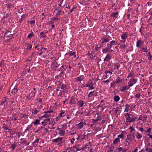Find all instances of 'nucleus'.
<instances>
[{
  "instance_id": "12",
  "label": "nucleus",
  "mask_w": 152,
  "mask_h": 152,
  "mask_svg": "<svg viewBox=\"0 0 152 152\" xmlns=\"http://www.w3.org/2000/svg\"><path fill=\"white\" fill-rule=\"evenodd\" d=\"M128 33L127 32H125L121 36V38L123 40H125L128 37Z\"/></svg>"
},
{
  "instance_id": "41",
  "label": "nucleus",
  "mask_w": 152,
  "mask_h": 152,
  "mask_svg": "<svg viewBox=\"0 0 152 152\" xmlns=\"http://www.w3.org/2000/svg\"><path fill=\"white\" fill-rule=\"evenodd\" d=\"M16 146L17 145L14 143L11 145V148H12V150H14L15 149V148L16 147Z\"/></svg>"
},
{
  "instance_id": "50",
  "label": "nucleus",
  "mask_w": 152,
  "mask_h": 152,
  "mask_svg": "<svg viewBox=\"0 0 152 152\" xmlns=\"http://www.w3.org/2000/svg\"><path fill=\"white\" fill-rule=\"evenodd\" d=\"M94 54V53H93V52H91L90 51H89L87 53V55L90 56H91L93 55Z\"/></svg>"
},
{
  "instance_id": "2",
  "label": "nucleus",
  "mask_w": 152,
  "mask_h": 152,
  "mask_svg": "<svg viewBox=\"0 0 152 152\" xmlns=\"http://www.w3.org/2000/svg\"><path fill=\"white\" fill-rule=\"evenodd\" d=\"M133 115L130 114L128 113L125 114V116L126 118V122H129L131 123L133 122L132 120Z\"/></svg>"
},
{
  "instance_id": "62",
  "label": "nucleus",
  "mask_w": 152,
  "mask_h": 152,
  "mask_svg": "<svg viewBox=\"0 0 152 152\" xmlns=\"http://www.w3.org/2000/svg\"><path fill=\"white\" fill-rule=\"evenodd\" d=\"M133 76V75L132 74H131L130 73L129 74V75L127 77V78H129V77H132Z\"/></svg>"
},
{
  "instance_id": "14",
  "label": "nucleus",
  "mask_w": 152,
  "mask_h": 152,
  "mask_svg": "<svg viewBox=\"0 0 152 152\" xmlns=\"http://www.w3.org/2000/svg\"><path fill=\"white\" fill-rule=\"evenodd\" d=\"M118 12H114L111 15V16L113 17V19L115 20L117 17V15H118Z\"/></svg>"
},
{
  "instance_id": "11",
  "label": "nucleus",
  "mask_w": 152,
  "mask_h": 152,
  "mask_svg": "<svg viewBox=\"0 0 152 152\" xmlns=\"http://www.w3.org/2000/svg\"><path fill=\"white\" fill-rule=\"evenodd\" d=\"M144 42L141 40V39H139L137 42L136 46L138 47H140L142 46V45H143Z\"/></svg>"
},
{
  "instance_id": "35",
  "label": "nucleus",
  "mask_w": 152,
  "mask_h": 152,
  "mask_svg": "<svg viewBox=\"0 0 152 152\" xmlns=\"http://www.w3.org/2000/svg\"><path fill=\"white\" fill-rule=\"evenodd\" d=\"M136 134V137L138 139H140L142 137V135L138 132H137Z\"/></svg>"
},
{
  "instance_id": "29",
  "label": "nucleus",
  "mask_w": 152,
  "mask_h": 152,
  "mask_svg": "<svg viewBox=\"0 0 152 152\" xmlns=\"http://www.w3.org/2000/svg\"><path fill=\"white\" fill-rule=\"evenodd\" d=\"M103 47V45H100V46H99L98 45H97L95 47V49L96 50L98 51L99 49L102 48Z\"/></svg>"
},
{
  "instance_id": "5",
  "label": "nucleus",
  "mask_w": 152,
  "mask_h": 152,
  "mask_svg": "<svg viewBox=\"0 0 152 152\" xmlns=\"http://www.w3.org/2000/svg\"><path fill=\"white\" fill-rule=\"evenodd\" d=\"M84 125H86V123L85 122L81 121L78 124H76V126L77 129H80L83 127Z\"/></svg>"
},
{
  "instance_id": "63",
  "label": "nucleus",
  "mask_w": 152,
  "mask_h": 152,
  "mask_svg": "<svg viewBox=\"0 0 152 152\" xmlns=\"http://www.w3.org/2000/svg\"><path fill=\"white\" fill-rule=\"evenodd\" d=\"M39 139L37 137L36 139L35 140H34L33 143H38L39 142Z\"/></svg>"
},
{
  "instance_id": "4",
  "label": "nucleus",
  "mask_w": 152,
  "mask_h": 152,
  "mask_svg": "<svg viewBox=\"0 0 152 152\" xmlns=\"http://www.w3.org/2000/svg\"><path fill=\"white\" fill-rule=\"evenodd\" d=\"M137 81V78H134V77H132L129 80V82L128 83V85L129 87L132 86L133 85L136 83Z\"/></svg>"
},
{
  "instance_id": "38",
  "label": "nucleus",
  "mask_w": 152,
  "mask_h": 152,
  "mask_svg": "<svg viewBox=\"0 0 152 152\" xmlns=\"http://www.w3.org/2000/svg\"><path fill=\"white\" fill-rule=\"evenodd\" d=\"M58 67V64H56L52 67V69L53 71H55Z\"/></svg>"
},
{
  "instance_id": "46",
  "label": "nucleus",
  "mask_w": 152,
  "mask_h": 152,
  "mask_svg": "<svg viewBox=\"0 0 152 152\" xmlns=\"http://www.w3.org/2000/svg\"><path fill=\"white\" fill-rule=\"evenodd\" d=\"M52 20H54L55 21H57L59 19V18H58V17H53L52 18L50 19Z\"/></svg>"
},
{
  "instance_id": "57",
  "label": "nucleus",
  "mask_w": 152,
  "mask_h": 152,
  "mask_svg": "<svg viewBox=\"0 0 152 152\" xmlns=\"http://www.w3.org/2000/svg\"><path fill=\"white\" fill-rule=\"evenodd\" d=\"M116 149L118 150V152H121V151L123 150L122 147L117 148H116Z\"/></svg>"
},
{
  "instance_id": "23",
  "label": "nucleus",
  "mask_w": 152,
  "mask_h": 152,
  "mask_svg": "<svg viewBox=\"0 0 152 152\" xmlns=\"http://www.w3.org/2000/svg\"><path fill=\"white\" fill-rule=\"evenodd\" d=\"M64 71H60V72L59 73V76L61 77H63L64 75H65Z\"/></svg>"
},
{
  "instance_id": "8",
  "label": "nucleus",
  "mask_w": 152,
  "mask_h": 152,
  "mask_svg": "<svg viewBox=\"0 0 152 152\" xmlns=\"http://www.w3.org/2000/svg\"><path fill=\"white\" fill-rule=\"evenodd\" d=\"M97 95V92L96 91H93L91 92H90L88 96V98H90L94 96H96Z\"/></svg>"
},
{
  "instance_id": "3",
  "label": "nucleus",
  "mask_w": 152,
  "mask_h": 152,
  "mask_svg": "<svg viewBox=\"0 0 152 152\" xmlns=\"http://www.w3.org/2000/svg\"><path fill=\"white\" fill-rule=\"evenodd\" d=\"M62 9V7L61 6L60 4H58L57 8L55 9V10L58 11L57 13L56 14V16L58 15L59 16L62 14H60V13H62L63 14H64V11H61Z\"/></svg>"
},
{
  "instance_id": "59",
  "label": "nucleus",
  "mask_w": 152,
  "mask_h": 152,
  "mask_svg": "<svg viewBox=\"0 0 152 152\" xmlns=\"http://www.w3.org/2000/svg\"><path fill=\"white\" fill-rule=\"evenodd\" d=\"M104 73L106 75L107 74V73H109L110 75H112V72H110V71H105L104 72Z\"/></svg>"
},
{
  "instance_id": "43",
  "label": "nucleus",
  "mask_w": 152,
  "mask_h": 152,
  "mask_svg": "<svg viewBox=\"0 0 152 152\" xmlns=\"http://www.w3.org/2000/svg\"><path fill=\"white\" fill-rule=\"evenodd\" d=\"M114 69H118L120 67V65L118 64H115L114 66Z\"/></svg>"
},
{
  "instance_id": "51",
  "label": "nucleus",
  "mask_w": 152,
  "mask_h": 152,
  "mask_svg": "<svg viewBox=\"0 0 152 152\" xmlns=\"http://www.w3.org/2000/svg\"><path fill=\"white\" fill-rule=\"evenodd\" d=\"M38 111L36 109H32V112L33 113L37 114Z\"/></svg>"
},
{
  "instance_id": "44",
  "label": "nucleus",
  "mask_w": 152,
  "mask_h": 152,
  "mask_svg": "<svg viewBox=\"0 0 152 152\" xmlns=\"http://www.w3.org/2000/svg\"><path fill=\"white\" fill-rule=\"evenodd\" d=\"M151 129L150 128H149L147 130H144L145 131V133L146 134L147 133H148L150 134V132H151Z\"/></svg>"
},
{
  "instance_id": "27",
  "label": "nucleus",
  "mask_w": 152,
  "mask_h": 152,
  "mask_svg": "<svg viewBox=\"0 0 152 152\" xmlns=\"http://www.w3.org/2000/svg\"><path fill=\"white\" fill-rule=\"evenodd\" d=\"M113 99L115 102H118L120 99V97L116 95L114 97Z\"/></svg>"
},
{
  "instance_id": "25",
  "label": "nucleus",
  "mask_w": 152,
  "mask_h": 152,
  "mask_svg": "<svg viewBox=\"0 0 152 152\" xmlns=\"http://www.w3.org/2000/svg\"><path fill=\"white\" fill-rule=\"evenodd\" d=\"M109 41V38H107L105 37H103V41L102 42V44H103L104 42H107Z\"/></svg>"
},
{
  "instance_id": "32",
  "label": "nucleus",
  "mask_w": 152,
  "mask_h": 152,
  "mask_svg": "<svg viewBox=\"0 0 152 152\" xmlns=\"http://www.w3.org/2000/svg\"><path fill=\"white\" fill-rule=\"evenodd\" d=\"M65 129L61 130L59 133V135L60 136H63L65 134Z\"/></svg>"
},
{
  "instance_id": "53",
  "label": "nucleus",
  "mask_w": 152,
  "mask_h": 152,
  "mask_svg": "<svg viewBox=\"0 0 152 152\" xmlns=\"http://www.w3.org/2000/svg\"><path fill=\"white\" fill-rule=\"evenodd\" d=\"M88 83V84H89V86L91 85H93L94 84L93 83V82L91 80H90Z\"/></svg>"
},
{
  "instance_id": "26",
  "label": "nucleus",
  "mask_w": 152,
  "mask_h": 152,
  "mask_svg": "<svg viewBox=\"0 0 152 152\" xmlns=\"http://www.w3.org/2000/svg\"><path fill=\"white\" fill-rule=\"evenodd\" d=\"M26 18V15L25 14H23L21 16V18L19 20V21L20 23H21L22 22L24 19Z\"/></svg>"
},
{
  "instance_id": "52",
  "label": "nucleus",
  "mask_w": 152,
  "mask_h": 152,
  "mask_svg": "<svg viewBox=\"0 0 152 152\" xmlns=\"http://www.w3.org/2000/svg\"><path fill=\"white\" fill-rule=\"evenodd\" d=\"M148 59L149 60H151V58H152V56L151 54V53L150 51L148 52Z\"/></svg>"
},
{
  "instance_id": "58",
  "label": "nucleus",
  "mask_w": 152,
  "mask_h": 152,
  "mask_svg": "<svg viewBox=\"0 0 152 152\" xmlns=\"http://www.w3.org/2000/svg\"><path fill=\"white\" fill-rule=\"evenodd\" d=\"M65 113V112L63 111H62L61 113H60L59 115V116L60 117H61Z\"/></svg>"
},
{
  "instance_id": "54",
  "label": "nucleus",
  "mask_w": 152,
  "mask_h": 152,
  "mask_svg": "<svg viewBox=\"0 0 152 152\" xmlns=\"http://www.w3.org/2000/svg\"><path fill=\"white\" fill-rule=\"evenodd\" d=\"M43 121L45 122H45H46V123L47 122H49V124H50V118H47L45 119H44V121Z\"/></svg>"
},
{
  "instance_id": "16",
  "label": "nucleus",
  "mask_w": 152,
  "mask_h": 152,
  "mask_svg": "<svg viewBox=\"0 0 152 152\" xmlns=\"http://www.w3.org/2000/svg\"><path fill=\"white\" fill-rule=\"evenodd\" d=\"M111 56L110 54L109 53H108L106 56L105 58L104 59V61H108L111 59Z\"/></svg>"
},
{
  "instance_id": "55",
  "label": "nucleus",
  "mask_w": 152,
  "mask_h": 152,
  "mask_svg": "<svg viewBox=\"0 0 152 152\" xmlns=\"http://www.w3.org/2000/svg\"><path fill=\"white\" fill-rule=\"evenodd\" d=\"M69 133L70 134V135H73L75 134L76 133V132L75 131L74 132V131H70L69 132Z\"/></svg>"
},
{
  "instance_id": "17",
  "label": "nucleus",
  "mask_w": 152,
  "mask_h": 152,
  "mask_svg": "<svg viewBox=\"0 0 152 152\" xmlns=\"http://www.w3.org/2000/svg\"><path fill=\"white\" fill-rule=\"evenodd\" d=\"M60 86V87H59L58 88H61V89H62L63 90H66L65 89L66 88V87H67L66 85L62 84L61 85V84H59V86Z\"/></svg>"
},
{
  "instance_id": "33",
  "label": "nucleus",
  "mask_w": 152,
  "mask_h": 152,
  "mask_svg": "<svg viewBox=\"0 0 152 152\" xmlns=\"http://www.w3.org/2000/svg\"><path fill=\"white\" fill-rule=\"evenodd\" d=\"M95 117H96V120H97V121H100L102 118L101 117H99V113H97L96 115H95Z\"/></svg>"
},
{
  "instance_id": "18",
  "label": "nucleus",
  "mask_w": 152,
  "mask_h": 152,
  "mask_svg": "<svg viewBox=\"0 0 152 152\" xmlns=\"http://www.w3.org/2000/svg\"><path fill=\"white\" fill-rule=\"evenodd\" d=\"M84 101L82 100H79L77 103V104L80 107L83 106L84 104Z\"/></svg>"
},
{
  "instance_id": "31",
  "label": "nucleus",
  "mask_w": 152,
  "mask_h": 152,
  "mask_svg": "<svg viewBox=\"0 0 152 152\" xmlns=\"http://www.w3.org/2000/svg\"><path fill=\"white\" fill-rule=\"evenodd\" d=\"M110 50L107 47L105 48H103L102 49V51L104 53H106L108 52Z\"/></svg>"
},
{
  "instance_id": "39",
  "label": "nucleus",
  "mask_w": 152,
  "mask_h": 152,
  "mask_svg": "<svg viewBox=\"0 0 152 152\" xmlns=\"http://www.w3.org/2000/svg\"><path fill=\"white\" fill-rule=\"evenodd\" d=\"M58 72H60V71H65V69L64 68V66L62 65L60 69L58 70Z\"/></svg>"
},
{
  "instance_id": "1",
  "label": "nucleus",
  "mask_w": 152,
  "mask_h": 152,
  "mask_svg": "<svg viewBox=\"0 0 152 152\" xmlns=\"http://www.w3.org/2000/svg\"><path fill=\"white\" fill-rule=\"evenodd\" d=\"M62 137H58L57 138L53 139L52 140L53 142L58 143V146H61L64 143Z\"/></svg>"
},
{
  "instance_id": "47",
  "label": "nucleus",
  "mask_w": 152,
  "mask_h": 152,
  "mask_svg": "<svg viewBox=\"0 0 152 152\" xmlns=\"http://www.w3.org/2000/svg\"><path fill=\"white\" fill-rule=\"evenodd\" d=\"M65 92V91H64V90H61L58 95L61 96L62 95L64 94V93Z\"/></svg>"
},
{
  "instance_id": "20",
  "label": "nucleus",
  "mask_w": 152,
  "mask_h": 152,
  "mask_svg": "<svg viewBox=\"0 0 152 152\" xmlns=\"http://www.w3.org/2000/svg\"><path fill=\"white\" fill-rule=\"evenodd\" d=\"M4 61H2L0 63V69L1 71L2 70V68H4V66H5L4 64H5L4 63Z\"/></svg>"
},
{
  "instance_id": "7",
  "label": "nucleus",
  "mask_w": 152,
  "mask_h": 152,
  "mask_svg": "<svg viewBox=\"0 0 152 152\" xmlns=\"http://www.w3.org/2000/svg\"><path fill=\"white\" fill-rule=\"evenodd\" d=\"M133 139L132 137V134H130L127 135L126 142H127L129 144L130 142L132 141Z\"/></svg>"
},
{
  "instance_id": "19",
  "label": "nucleus",
  "mask_w": 152,
  "mask_h": 152,
  "mask_svg": "<svg viewBox=\"0 0 152 152\" xmlns=\"http://www.w3.org/2000/svg\"><path fill=\"white\" fill-rule=\"evenodd\" d=\"M76 102L75 98L73 96L72 97L70 101V104H75Z\"/></svg>"
},
{
  "instance_id": "48",
  "label": "nucleus",
  "mask_w": 152,
  "mask_h": 152,
  "mask_svg": "<svg viewBox=\"0 0 152 152\" xmlns=\"http://www.w3.org/2000/svg\"><path fill=\"white\" fill-rule=\"evenodd\" d=\"M32 48V45H29L27 46L26 50H28Z\"/></svg>"
},
{
  "instance_id": "40",
  "label": "nucleus",
  "mask_w": 152,
  "mask_h": 152,
  "mask_svg": "<svg viewBox=\"0 0 152 152\" xmlns=\"http://www.w3.org/2000/svg\"><path fill=\"white\" fill-rule=\"evenodd\" d=\"M40 36L42 38H44L46 37V36L44 31H42L40 33Z\"/></svg>"
},
{
  "instance_id": "61",
  "label": "nucleus",
  "mask_w": 152,
  "mask_h": 152,
  "mask_svg": "<svg viewBox=\"0 0 152 152\" xmlns=\"http://www.w3.org/2000/svg\"><path fill=\"white\" fill-rule=\"evenodd\" d=\"M137 118V117L136 116H134V115H133V118H132V120L133 121V122H134L136 119Z\"/></svg>"
},
{
  "instance_id": "15",
  "label": "nucleus",
  "mask_w": 152,
  "mask_h": 152,
  "mask_svg": "<svg viewBox=\"0 0 152 152\" xmlns=\"http://www.w3.org/2000/svg\"><path fill=\"white\" fill-rule=\"evenodd\" d=\"M79 136V137L80 138V140H82L83 139L86 140L87 139L88 137V136L87 135H85V134H83Z\"/></svg>"
},
{
  "instance_id": "13",
  "label": "nucleus",
  "mask_w": 152,
  "mask_h": 152,
  "mask_svg": "<svg viewBox=\"0 0 152 152\" xmlns=\"http://www.w3.org/2000/svg\"><path fill=\"white\" fill-rule=\"evenodd\" d=\"M83 77V75H81L79 77H77L76 78L75 81L77 82H80L81 81L83 80L84 79V78Z\"/></svg>"
},
{
  "instance_id": "34",
  "label": "nucleus",
  "mask_w": 152,
  "mask_h": 152,
  "mask_svg": "<svg viewBox=\"0 0 152 152\" xmlns=\"http://www.w3.org/2000/svg\"><path fill=\"white\" fill-rule=\"evenodd\" d=\"M116 84H117L121 82H122V79H120V77H118V78L117 79H116Z\"/></svg>"
},
{
  "instance_id": "36",
  "label": "nucleus",
  "mask_w": 152,
  "mask_h": 152,
  "mask_svg": "<svg viewBox=\"0 0 152 152\" xmlns=\"http://www.w3.org/2000/svg\"><path fill=\"white\" fill-rule=\"evenodd\" d=\"M40 120L39 119H36L34 122V125H36L38 124H40L39 122Z\"/></svg>"
},
{
  "instance_id": "24",
  "label": "nucleus",
  "mask_w": 152,
  "mask_h": 152,
  "mask_svg": "<svg viewBox=\"0 0 152 152\" xmlns=\"http://www.w3.org/2000/svg\"><path fill=\"white\" fill-rule=\"evenodd\" d=\"M50 116V115H48V114H45L44 115H43L42 116L40 117H39V118H40V119H42V118H49V116Z\"/></svg>"
},
{
  "instance_id": "49",
  "label": "nucleus",
  "mask_w": 152,
  "mask_h": 152,
  "mask_svg": "<svg viewBox=\"0 0 152 152\" xmlns=\"http://www.w3.org/2000/svg\"><path fill=\"white\" fill-rule=\"evenodd\" d=\"M142 49L143 51L144 52H147L148 51L147 47H142Z\"/></svg>"
},
{
  "instance_id": "56",
  "label": "nucleus",
  "mask_w": 152,
  "mask_h": 152,
  "mask_svg": "<svg viewBox=\"0 0 152 152\" xmlns=\"http://www.w3.org/2000/svg\"><path fill=\"white\" fill-rule=\"evenodd\" d=\"M107 48H108L109 49H110L112 48V46L110 44L109 42L107 44Z\"/></svg>"
},
{
  "instance_id": "60",
  "label": "nucleus",
  "mask_w": 152,
  "mask_h": 152,
  "mask_svg": "<svg viewBox=\"0 0 152 152\" xmlns=\"http://www.w3.org/2000/svg\"><path fill=\"white\" fill-rule=\"evenodd\" d=\"M12 91L11 92V93H12L13 91L14 92H17L18 91V89L16 88L15 87L12 89Z\"/></svg>"
},
{
  "instance_id": "42",
  "label": "nucleus",
  "mask_w": 152,
  "mask_h": 152,
  "mask_svg": "<svg viewBox=\"0 0 152 152\" xmlns=\"http://www.w3.org/2000/svg\"><path fill=\"white\" fill-rule=\"evenodd\" d=\"M117 42L115 41H114V40H113V41H110V42H109V43L110 44H111V45L112 46L113 45H115V44H116Z\"/></svg>"
},
{
  "instance_id": "6",
  "label": "nucleus",
  "mask_w": 152,
  "mask_h": 152,
  "mask_svg": "<svg viewBox=\"0 0 152 152\" xmlns=\"http://www.w3.org/2000/svg\"><path fill=\"white\" fill-rule=\"evenodd\" d=\"M11 32L10 31H7L4 34V35L7 38H10L8 39H12V37L13 36L14 34H11Z\"/></svg>"
},
{
  "instance_id": "28",
  "label": "nucleus",
  "mask_w": 152,
  "mask_h": 152,
  "mask_svg": "<svg viewBox=\"0 0 152 152\" xmlns=\"http://www.w3.org/2000/svg\"><path fill=\"white\" fill-rule=\"evenodd\" d=\"M124 133H126L125 131H123L122 133L120 134L118 136V137L123 138L124 136Z\"/></svg>"
},
{
  "instance_id": "45",
  "label": "nucleus",
  "mask_w": 152,
  "mask_h": 152,
  "mask_svg": "<svg viewBox=\"0 0 152 152\" xmlns=\"http://www.w3.org/2000/svg\"><path fill=\"white\" fill-rule=\"evenodd\" d=\"M141 94L140 93H138L134 96V97L138 99H139L140 98Z\"/></svg>"
},
{
  "instance_id": "10",
  "label": "nucleus",
  "mask_w": 152,
  "mask_h": 152,
  "mask_svg": "<svg viewBox=\"0 0 152 152\" xmlns=\"http://www.w3.org/2000/svg\"><path fill=\"white\" fill-rule=\"evenodd\" d=\"M130 87L129 85L128 86H123L120 89V91L121 92H126V90H128Z\"/></svg>"
},
{
  "instance_id": "9",
  "label": "nucleus",
  "mask_w": 152,
  "mask_h": 152,
  "mask_svg": "<svg viewBox=\"0 0 152 152\" xmlns=\"http://www.w3.org/2000/svg\"><path fill=\"white\" fill-rule=\"evenodd\" d=\"M35 92L31 91L28 95L26 97V98L28 100L31 99L32 97H34L35 96Z\"/></svg>"
},
{
  "instance_id": "37",
  "label": "nucleus",
  "mask_w": 152,
  "mask_h": 152,
  "mask_svg": "<svg viewBox=\"0 0 152 152\" xmlns=\"http://www.w3.org/2000/svg\"><path fill=\"white\" fill-rule=\"evenodd\" d=\"M34 35V34L33 32H31L29 34L27 37L28 38H31L32 37H33Z\"/></svg>"
},
{
  "instance_id": "30",
  "label": "nucleus",
  "mask_w": 152,
  "mask_h": 152,
  "mask_svg": "<svg viewBox=\"0 0 152 152\" xmlns=\"http://www.w3.org/2000/svg\"><path fill=\"white\" fill-rule=\"evenodd\" d=\"M68 53L69 55V57L71 56L75 55L76 53V52L70 51Z\"/></svg>"
},
{
  "instance_id": "21",
  "label": "nucleus",
  "mask_w": 152,
  "mask_h": 152,
  "mask_svg": "<svg viewBox=\"0 0 152 152\" xmlns=\"http://www.w3.org/2000/svg\"><path fill=\"white\" fill-rule=\"evenodd\" d=\"M7 100L6 99V97H5L4 98V99H2L1 101V103L0 105L1 106L3 105V104L5 102H7Z\"/></svg>"
},
{
  "instance_id": "64",
  "label": "nucleus",
  "mask_w": 152,
  "mask_h": 152,
  "mask_svg": "<svg viewBox=\"0 0 152 152\" xmlns=\"http://www.w3.org/2000/svg\"><path fill=\"white\" fill-rule=\"evenodd\" d=\"M53 112V111L52 110H51L50 111H47L46 112H44V113L45 114H48V113H52Z\"/></svg>"
},
{
  "instance_id": "22",
  "label": "nucleus",
  "mask_w": 152,
  "mask_h": 152,
  "mask_svg": "<svg viewBox=\"0 0 152 152\" xmlns=\"http://www.w3.org/2000/svg\"><path fill=\"white\" fill-rule=\"evenodd\" d=\"M120 141V139L119 137H117L114 140L113 142V144H118V142Z\"/></svg>"
}]
</instances>
